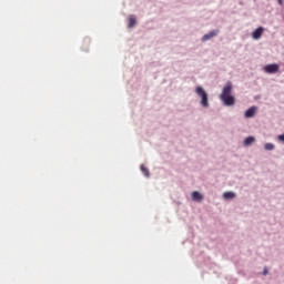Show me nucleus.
<instances>
[{
  "mask_svg": "<svg viewBox=\"0 0 284 284\" xmlns=\"http://www.w3.org/2000/svg\"><path fill=\"white\" fill-rule=\"evenodd\" d=\"M233 85L232 82H226L224 88L222 89V93L220 95L221 101H223L224 105H234L236 103V99L232 95Z\"/></svg>",
  "mask_w": 284,
  "mask_h": 284,
  "instance_id": "1",
  "label": "nucleus"
},
{
  "mask_svg": "<svg viewBox=\"0 0 284 284\" xmlns=\"http://www.w3.org/2000/svg\"><path fill=\"white\" fill-rule=\"evenodd\" d=\"M264 149L267 150V151H272V150H274V144H272V143H266V144L264 145Z\"/></svg>",
  "mask_w": 284,
  "mask_h": 284,
  "instance_id": "12",
  "label": "nucleus"
},
{
  "mask_svg": "<svg viewBox=\"0 0 284 284\" xmlns=\"http://www.w3.org/2000/svg\"><path fill=\"white\" fill-rule=\"evenodd\" d=\"M277 139H278V141H281L282 143H284V133L281 134V135H278Z\"/></svg>",
  "mask_w": 284,
  "mask_h": 284,
  "instance_id": "13",
  "label": "nucleus"
},
{
  "mask_svg": "<svg viewBox=\"0 0 284 284\" xmlns=\"http://www.w3.org/2000/svg\"><path fill=\"white\" fill-rule=\"evenodd\" d=\"M278 6H283V0H277Z\"/></svg>",
  "mask_w": 284,
  "mask_h": 284,
  "instance_id": "15",
  "label": "nucleus"
},
{
  "mask_svg": "<svg viewBox=\"0 0 284 284\" xmlns=\"http://www.w3.org/2000/svg\"><path fill=\"white\" fill-rule=\"evenodd\" d=\"M217 36H219V30L210 31L209 33L202 37V41L205 43V41H210V39H214V37H217Z\"/></svg>",
  "mask_w": 284,
  "mask_h": 284,
  "instance_id": "4",
  "label": "nucleus"
},
{
  "mask_svg": "<svg viewBox=\"0 0 284 284\" xmlns=\"http://www.w3.org/2000/svg\"><path fill=\"white\" fill-rule=\"evenodd\" d=\"M140 170H141V172H142V174H144V176H150V171L148 170V168H145V165H141V168H140Z\"/></svg>",
  "mask_w": 284,
  "mask_h": 284,
  "instance_id": "11",
  "label": "nucleus"
},
{
  "mask_svg": "<svg viewBox=\"0 0 284 284\" xmlns=\"http://www.w3.org/2000/svg\"><path fill=\"white\" fill-rule=\"evenodd\" d=\"M254 141H256V139L254 136H248L244 140V145H252V143H254Z\"/></svg>",
  "mask_w": 284,
  "mask_h": 284,
  "instance_id": "9",
  "label": "nucleus"
},
{
  "mask_svg": "<svg viewBox=\"0 0 284 284\" xmlns=\"http://www.w3.org/2000/svg\"><path fill=\"white\" fill-rule=\"evenodd\" d=\"M195 94L201 98V106L210 108V102L207 101V92L202 87L195 89Z\"/></svg>",
  "mask_w": 284,
  "mask_h": 284,
  "instance_id": "2",
  "label": "nucleus"
},
{
  "mask_svg": "<svg viewBox=\"0 0 284 284\" xmlns=\"http://www.w3.org/2000/svg\"><path fill=\"white\" fill-rule=\"evenodd\" d=\"M223 199H225L226 201H230L232 199H236V193L232 192V191H227L223 193Z\"/></svg>",
  "mask_w": 284,
  "mask_h": 284,
  "instance_id": "7",
  "label": "nucleus"
},
{
  "mask_svg": "<svg viewBox=\"0 0 284 284\" xmlns=\"http://www.w3.org/2000/svg\"><path fill=\"white\" fill-rule=\"evenodd\" d=\"M263 275L267 276V267H264Z\"/></svg>",
  "mask_w": 284,
  "mask_h": 284,
  "instance_id": "14",
  "label": "nucleus"
},
{
  "mask_svg": "<svg viewBox=\"0 0 284 284\" xmlns=\"http://www.w3.org/2000/svg\"><path fill=\"white\" fill-rule=\"evenodd\" d=\"M263 27L255 29L252 33L253 39L258 40L261 37H263Z\"/></svg>",
  "mask_w": 284,
  "mask_h": 284,
  "instance_id": "5",
  "label": "nucleus"
},
{
  "mask_svg": "<svg viewBox=\"0 0 284 284\" xmlns=\"http://www.w3.org/2000/svg\"><path fill=\"white\" fill-rule=\"evenodd\" d=\"M191 196L193 201H203V195L199 191H194Z\"/></svg>",
  "mask_w": 284,
  "mask_h": 284,
  "instance_id": "8",
  "label": "nucleus"
},
{
  "mask_svg": "<svg viewBox=\"0 0 284 284\" xmlns=\"http://www.w3.org/2000/svg\"><path fill=\"white\" fill-rule=\"evenodd\" d=\"M134 26H136V18H134V16H130L129 17V28H133Z\"/></svg>",
  "mask_w": 284,
  "mask_h": 284,
  "instance_id": "10",
  "label": "nucleus"
},
{
  "mask_svg": "<svg viewBox=\"0 0 284 284\" xmlns=\"http://www.w3.org/2000/svg\"><path fill=\"white\" fill-rule=\"evenodd\" d=\"M254 114H256V106H251L250 109H247L244 113L245 119H252V116H254Z\"/></svg>",
  "mask_w": 284,
  "mask_h": 284,
  "instance_id": "6",
  "label": "nucleus"
},
{
  "mask_svg": "<svg viewBox=\"0 0 284 284\" xmlns=\"http://www.w3.org/2000/svg\"><path fill=\"white\" fill-rule=\"evenodd\" d=\"M280 67L276 63L273 64H268L264 67V72H266V74H276V72H278Z\"/></svg>",
  "mask_w": 284,
  "mask_h": 284,
  "instance_id": "3",
  "label": "nucleus"
}]
</instances>
